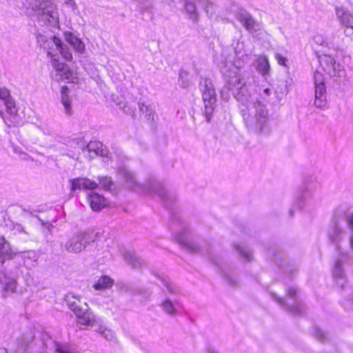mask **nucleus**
Returning <instances> with one entry per match:
<instances>
[{
	"mask_svg": "<svg viewBox=\"0 0 353 353\" xmlns=\"http://www.w3.org/2000/svg\"><path fill=\"white\" fill-rule=\"evenodd\" d=\"M208 353H217L214 349L210 348L208 350Z\"/></svg>",
	"mask_w": 353,
	"mask_h": 353,
	"instance_id": "nucleus-51",
	"label": "nucleus"
},
{
	"mask_svg": "<svg viewBox=\"0 0 353 353\" xmlns=\"http://www.w3.org/2000/svg\"><path fill=\"white\" fill-rule=\"evenodd\" d=\"M123 110L125 113L131 115L132 117H135L136 108L134 107L132 108L128 105H125Z\"/></svg>",
	"mask_w": 353,
	"mask_h": 353,
	"instance_id": "nucleus-46",
	"label": "nucleus"
},
{
	"mask_svg": "<svg viewBox=\"0 0 353 353\" xmlns=\"http://www.w3.org/2000/svg\"><path fill=\"white\" fill-rule=\"evenodd\" d=\"M20 255L23 260L24 265L28 268L34 267L39 257V254L34 250L21 252Z\"/></svg>",
	"mask_w": 353,
	"mask_h": 353,
	"instance_id": "nucleus-25",
	"label": "nucleus"
},
{
	"mask_svg": "<svg viewBox=\"0 0 353 353\" xmlns=\"http://www.w3.org/2000/svg\"><path fill=\"white\" fill-rule=\"evenodd\" d=\"M314 334L316 339L321 342H323L326 339L325 333L318 327L314 328Z\"/></svg>",
	"mask_w": 353,
	"mask_h": 353,
	"instance_id": "nucleus-44",
	"label": "nucleus"
},
{
	"mask_svg": "<svg viewBox=\"0 0 353 353\" xmlns=\"http://www.w3.org/2000/svg\"><path fill=\"white\" fill-rule=\"evenodd\" d=\"M179 305V303L176 301L174 302L171 301L169 299H165L161 304V307L163 310L172 316L176 314V307Z\"/></svg>",
	"mask_w": 353,
	"mask_h": 353,
	"instance_id": "nucleus-29",
	"label": "nucleus"
},
{
	"mask_svg": "<svg viewBox=\"0 0 353 353\" xmlns=\"http://www.w3.org/2000/svg\"><path fill=\"white\" fill-rule=\"evenodd\" d=\"M55 352L57 353H73L68 345L55 344Z\"/></svg>",
	"mask_w": 353,
	"mask_h": 353,
	"instance_id": "nucleus-41",
	"label": "nucleus"
},
{
	"mask_svg": "<svg viewBox=\"0 0 353 353\" xmlns=\"http://www.w3.org/2000/svg\"><path fill=\"white\" fill-rule=\"evenodd\" d=\"M39 128L42 130L43 133L46 135H50V136H52L54 134V132L48 128H46V127H39Z\"/></svg>",
	"mask_w": 353,
	"mask_h": 353,
	"instance_id": "nucleus-48",
	"label": "nucleus"
},
{
	"mask_svg": "<svg viewBox=\"0 0 353 353\" xmlns=\"http://www.w3.org/2000/svg\"><path fill=\"white\" fill-rule=\"evenodd\" d=\"M344 220L349 229L350 234L349 236V242L352 250H353V212H349L345 214Z\"/></svg>",
	"mask_w": 353,
	"mask_h": 353,
	"instance_id": "nucleus-32",
	"label": "nucleus"
},
{
	"mask_svg": "<svg viewBox=\"0 0 353 353\" xmlns=\"http://www.w3.org/2000/svg\"><path fill=\"white\" fill-rule=\"evenodd\" d=\"M274 58L277 61L279 65L289 68V61L287 57H284L280 53H275Z\"/></svg>",
	"mask_w": 353,
	"mask_h": 353,
	"instance_id": "nucleus-40",
	"label": "nucleus"
},
{
	"mask_svg": "<svg viewBox=\"0 0 353 353\" xmlns=\"http://www.w3.org/2000/svg\"><path fill=\"white\" fill-rule=\"evenodd\" d=\"M315 84L314 105L319 108L325 107L327 104L326 87L323 79L322 74L316 72L314 75Z\"/></svg>",
	"mask_w": 353,
	"mask_h": 353,
	"instance_id": "nucleus-14",
	"label": "nucleus"
},
{
	"mask_svg": "<svg viewBox=\"0 0 353 353\" xmlns=\"http://www.w3.org/2000/svg\"><path fill=\"white\" fill-rule=\"evenodd\" d=\"M58 51L66 61H71L72 59V54L70 49L61 41L57 49Z\"/></svg>",
	"mask_w": 353,
	"mask_h": 353,
	"instance_id": "nucleus-36",
	"label": "nucleus"
},
{
	"mask_svg": "<svg viewBox=\"0 0 353 353\" xmlns=\"http://www.w3.org/2000/svg\"><path fill=\"white\" fill-rule=\"evenodd\" d=\"M200 90L204 103L203 114L207 122H210L216 108V95L212 81L209 79H203L200 82Z\"/></svg>",
	"mask_w": 353,
	"mask_h": 353,
	"instance_id": "nucleus-6",
	"label": "nucleus"
},
{
	"mask_svg": "<svg viewBox=\"0 0 353 353\" xmlns=\"http://www.w3.org/2000/svg\"><path fill=\"white\" fill-rule=\"evenodd\" d=\"M185 2L184 8L193 21L198 19V12L196 3L203 7L208 15H213L216 12V6L210 0H183Z\"/></svg>",
	"mask_w": 353,
	"mask_h": 353,
	"instance_id": "nucleus-11",
	"label": "nucleus"
},
{
	"mask_svg": "<svg viewBox=\"0 0 353 353\" xmlns=\"http://www.w3.org/2000/svg\"><path fill=\"white\" fill-rule=\"evenodd\" d=\"M83 150L93 152L95 156L106 157L108 154V150L103 148V145L100 141H90L83 148Z\"/></svg>",
	"mask_w": 353,
	"mask_h": 353,
	"instance_id": "nucleus-23",
	"label": "nucleus"
},
{
	"mask_svg": "<svg viewBox=\"0 0 353 353\" xmlns=\"http://www.w3.org/2000/svg\"><path fill=\"white\" fill-rule=\"evenodd\" d=\"M64 37L65 41L70 44L71 46L78 52H83L85 49V45L83 41L77 37L72 32H65L64 33Z\"/></svg>",
	"mask_w": 353,
	"mask_h": 353,
	"instance_id": "nucleus-24",
	"label": "nucleus"
},
{
	"mask_svg": "<svg viewBox=\"0 0 353 353\" xmlns=\"http://www.w3.org/2000/svg\"><path fill=\"white\" fill-rule=\"evenodd\" d=\"M99 185H100L105 190H110L112 185V181L110 177L108 176H99Z\"/></svg>",
	"mask_w": 353,
	"mask_h": 353,
	"instance_id": "nucleus-39",
	"label": "nucleus"
},
{
	"mask_svg": "<svg viewBox=\"0 0 353 353\" xmlns=\"http://www.w3.org/2000/svg\"><path fill=\"white\" fill-rule=\"evenodd\" d=\"M27 8L34 11L38 19L45 24L57 28L59 25V15L57 5L52 0H21Z\"/></svg>",
	"mask_w": 353,
	"mask_h": 353,
	"instance_id": "nucleus-4",
	"label": "nucleus"
},
{
	"mask_svg": "<svg viewBox=\"0 0 353 353\" xmlns=\"http://www.w3.org/2000/svg\"><path fill=\"white\" fill-rule=\"evenodd\" d=\"M179 84L183 88H188L190 85V81L188 79V72L183 70L179 72Z\"/></svg>",
	"mask_w": 353,
	"mask_h": 353,
	"instance_id": "nucleus-38",
	"label": "nucleus"
},
{
	"mask_svg": "<svg viewBox=\"0 0 353 353\" xmlns=\"http://www.w3.org/2000/svg\"><path fill=\"white\" fill-rule=\"evenodd\" d=\"M4 120H6V119H4ZM5 122L7 123L8 125H9V126L11 125V123H8L6 121H5Z\"/></svg>",
	"mask_w": 353,
	"mask_h": 353,
	"instance_id": "nucleus-55",
	"label": "nucleus"
},
{
	"mask_svg": "<svg viewBox=\"0 0 353 353\" xmlns=\"http://www.w3.org/2000/svg\"><path fill=\"white\" fill-rule=\"evenodd\" d=\"M273 260L281 268L282 272L284 274H289L290 277H292L298 270V265L282 257L280 253H274Z\"/></svg>",
	"mask_w": 353,
	"mask_h": 353,
	"instance_id": "nucleus-16",
	"label": "nucleus"
},
{
	"mask_svg": "<svg viewBox=\"0 0 353 353\" xmlns=\"http://www.w3.org/2000/svg\"><path fill=\"white\" fill-rule=\"evenodd\" d=\"M350 292H352V290L351 288H347V289Z\"/></svg>",
	"mask_w": 353,
	"mask_h": 353,
	"instance_id": "nucleus-56",
	"label": "nucleus"
},
{
	"mask_svg": "<svg viewBox=\"0 0 353 353\" xmlns=\"http://www.w3.org/2000/svg\"><path fill=\"white\" fill-rule=\"evenodd\" d=\"M137 3V7L141 13L145 12H151L152 9V0H135Z\"/></svg>",
	"mask_w": 353,
	"mask_h": 353,
	"instance_id": "nucleus-35",
	"label": "nucleus"
},
{
	"mask_svg": "<svg viewBox=\"0 0 353 353\" xmlns=\"http://www.w3.org/2000/svg\"><path fill=\"white\" fill-rule=\"evenodd\" d=\"M29 213L31 214V216H35V217H37V218H38V219H39V221L41 222V223L43 225H46L48 228H49V226H50V225H51V224L49 223V221H47L46 222H44V221H43V220H42L40 217H38L37 215H35V214H34V212H30Z\"/></svg>",
	"mask_w": 353,
	"mask_h": 353,
	"instance_id": "nucleus-49",
	"label": "nucleus"
},
{
	"mask_svg": "<svg viewBox=\"0 0 353 353\" xmlns=\"http://www.w3.org/2000/svg\"><path fill=\"white\" fill-rule=\"evenodd\" d=\"M88 200L91 208L94 211H100L107 205L106 199L98 193L92 192L88 194Z\"/></svg>",
	"mask_w": 353,
	"mask_h": 353,
	"instance_id": "nucleus-22",
	"label": "nucleus"
},
{
	"mask_svg": "<svg viewBox=\"0 0 353 353\" xmlns=\"http://www.w3.org/2000/svg\"><path fill=\"white\" fill-rule=\"evenodd\" d=\"M317 183L312 179H307L300 188L294 206L301 211L310 212L318 205V201L314 196Z\"/></svg>",
	"mask_w": 353,
	"mask_h": 353,
	"instance_id": "nucleus-5",
	"label": "nucleus"
},
{
	"mask_svg": "<svg viewBox=\"0 0 353 353\" xmlns=\"http://www.w3.org/2000/svg\"><path fill=\"white\" fill-rule=\"evenodd\" d=\"M65 303L68 307L77 315L79 318V323L83 325H89L92 321V316L91 312L88 311V305H85V308L80 306V299L79 296H74L72 293L65 295Z\"/></svg>",
	"mask_w": 353,
	"mask_h": 353,
	"instance_id": "nucleus-10",
	"label": "nucleus"
},
{
	"mask_svg": "<svg viewBox=\"0 0 353 353\" xmlns=\"http://www.w3.org/2000/svg\"><path fill=\"white\" fill-rule=\"evenodd\" d=\"M328 239L334 245L336 250L339 252V256L336 259L332 269V276L336 284L342 289H345L346 284V275L343 270V264L348 260L347 253L341 252V243L345 238L346 233L343 229L342 224L338 217L334 216L328 228Z\"/></svg>",
	"mask_w": 353,
	"mask_h": 353,
	"instance_id": "nucleus-3",
	"label": "nucleus"
},
{
	"mask_svg": "<svg viewBox=\"0 0 353 353\" xmlns=\"http://www.w3.org/2000/svg\"><path fill=\"white\" fill-rule=\"evenodd\" d=\"M64 4L70 8L74 14L79 13L78 6L74 0H65Z\"/></svg>",
	"mask_w": 353,
	"mask_h": 353,
	"instance_id": "nucleus-42",
	"label": "nucleus"
},
{
	"mask_svg": "<svg viewBox=\"0 0 353 353\" xmlns=\"http://www.w3.org/2000/svg\"><path fill=\"white\" fill-rule=\"evenodd\" d=\"M235 249L245 261H250L252 260V252L248 248L240 244H236Z\"/></svg>",
	"mask_w": 353,
	"mask_h": 353,
	"instance_id": "nucleus-33",
	"label": "nucleus"
},
{
	"mask_svg": "<svg viewBox=\"0 0 353 353\" xmlns=\"http://www.w3.org/2000/svg\"><path fill=\"white\" fill-rule=\"evenodd\" d=\"M161 283L163 287V290H166L170 294H177L179 293V288L170 281L168 278H161Z\"/></svg>",
	"mask_w": 353,
	"mask_h": 353,
	"instance_id": "nucleus-31",
	"label": "nucleus"
},
{
	"mask_svg": "<svg viewBox=\"0 0 353 353\" xmlns=\"http://www.w3.org/2000/svg\"><path fill=\"white\" fill-rule=\"evenodd\" d=\"M3 112L0 110V115H1V117L2 118H3V119H4V117H3Z\"/></svg>",
	"mask_w": 353,
	"mask_h": 353,
	"instance_id": "nucleus-54",
	"label": "nucleus"
},
{
	"mask_svg": "<svg viewBox=\"0 0 353 353\" xmlns=\"http://www.w3.org/2000/svg\"><path fill=\"white\" fill-rule=\"evenodd\" d=\"M70 191L75 192L82 190H94L98 187V184L88 178L77 177L69 180Z\"/></svg>",
	"mask_w": 353,
	"mask_h": 353,
	"instance_id": "nucleus-17",
	"label": "nucleus"
},
{
	"mask_svg": "<svg viewBox=\"0 0 353 353\" xmlns=\"http://www.w3.org/2000/svg\"><path fill=\"white\" fill-rule=\"evenodd\" d=\"M0 353H8V351L6 348H0Z\"/></svg>",
	"mask_w": 353,
	"mask_h": 353,
	"instance_id": "nucleus-50",
	"label": "nucleus"
},
{
	"mask_svg": "<svg viewBox=\"0 0 353 353\" xmlns=\"http://www.w3.org/2000/svg\"><path fill=\"white\" fill-rule=\"evenodd\" d=\"M272 90L270 88H265L263 90L262 92L260 93V99H256V101H254V97L252 94V101L254 103H256L257 101H260L262 103V104L265 105V109L268 110V109L266 108V105L264 104V102L268 101L267 97L270 96Z\"/></svg>",
	"mask_w": 353,
	"mask_h": 353,
	"instance_id": "nucleus-37",
	"label": "nucleus"
},
{
	"mask_svg": "<svg viewBox=\"0 0 353 353\" xmlns=\"http://www.w3.org/2000/svg\"><path fill=\"white\" fill-rule=\"evenodd\" d=\"M221 70L223 74H226V71L223 68H221Z\"/></svg>",
	"mask_w": 353,
	"mask_h": 353,
	"instance_id": "nucleus-53",
	"label": "nucleus"
},
{
	"mask_svg": "<svg viewBox=\"0 0 353 353\" xmlns=\"http://www.w3.org/2000/svg\"><path fill=\"white\" fill-rule=\"evenodd\" d=\"M119 174L123 178L127 188L137 192L156 194L161 200L165 208L170 213L172 221L171 230L183 249L191 253L206 254L209 260L216 266L217 272L221 274L229 285L232 287L238 285L239 280L234 270L225 264L221 256L215 254L210 246H201L200 244L188 239V224L181 219L178 212L175 194L168 192L163 184L153 177L148 180L146 185H141L137 181L134 174L125 168H121L119 170Z\"/></svg>",
	"mask_w": 353,
	"mask_h": 353,
	"instance_id": "nucleus-1",
	"label": "nucleus"
},
{
	"mask_svg": "<svg viewBox=\"0 0 353 353\" xmlns=\"http://www.w3.org/2000/svg\"><path fill=\"white\" fill-rule=\"evenodd\" d=\"M92 241H93L92 236L88 232H81L72 236L65 243L64 247L69 252L79 253Z\"/></svg>",
	"mask_w": 353,
	"mask_h": 353,
	"instance_id": "nucleus-12",
	"label": "nucleus"
},
{
	"mask_svg": "<svg viewBox=\"0 0 353 353\" xmlns=\"http://www.w3.org/2000/svg\"><path fill=\"white\" fill-rule=\"evenodd\" d=\"M69 88L66 86H62L61 90V101L65 110V114L71 115L72 110L71 106V99L68 95Z\"/></svg>",
	"mask_w": 353,
	"mask_h": 353,
	"instance_id": "nucleus-26",
	"label": "nucleus"
},
{
	"mask_svg": "<svg viewBox=\"0 0 353 353\" xmlns=\"http://www.w3.org/2000/svg\"><path fill=\"white\" fill-rule=\"evenodd\" d=\"M34 334L28 332L19 337L11 348V353H27L30 343L34 340Z\"/></svg>",
	"mask_w": 353,
	"mask_h": 353,
	"instance_id": "nucleus-15",
	"label": "nucleus"
},
{
	"mask_svg": "<svg viewBox=\"0 0 353 353\" xmlns=\"http://www.w3.org/2000/svg\"><path fill=\"white\" fill-rule=\"evenodd\" d=\"M230 91L239 103L240 112L247 128L256 133L268 132L270 121L268 110L260 101L253 103L249 85L241 74L229 78L221 90V97L223 100H229Z\"/></svg>",
	"mask_w": 353,
	"mask_h": 353,
	"instance_id": "nucleus-2",
	"label": "nucleus"
},
{
	"mask_svg": "<svg viewBox=\"0 0 353 353\" xmlns=\"http://www.w3.org/2000/svg\"><path fill=\"white\" fill-rule=\"evenodd\" d=\"M235 17L250 33L257 32L262 28L261 23L256 20L246 10L240 9L235 14Z\"/></svg>",
	"mask_w": 353,
	"mask_h": 353,
	"instance_id": "nucleus-13",
	"label": "nucleus"
},
{
	"mask_svg": "<svg viewBox=\"0 0 353 353\" xmlns=\"http://www.w3.org/2000/svg\"><path fill=\"white\" fill-rule=\"evenodd\" d=\"M12 230L14 231V233H23L25 234L29 235L28 232H27L24 227L19 223H12Z\"/></svg>",
	"mask_w": 353,
	"mask_h": 353,
	"instance_id": "nucleus-45",
	"label": "nucleus"
},
{
	"mask_svg": "<svg viewBox=\"0 0 353 353\" xmlns=\"http://www.w3.org/2000/svg\"><path fill=\"white\" fill-rule=\"evenodd\" d=\"M14 252L10 243L3 236H0V261L3 265L6 260L13 259Z\"/></svg>",
	"mask_w": 353,
	"mask_h": 353,
	"instance_id": "nucleus-21",
	"label": "nucleus"
},
{
	"mask_svg": "<svg viewBox=\"0 0 353 353\" xmlns=\"http://www.w3.org/2000/svg\"><path fill=\"white\" fill-rule=\"evenodd\" d=\"M101 335L108 341H112L114 338L112 331L108 329H103L100 331Z\"/></svg>",
	"mask_w": 353,
	"mask_h": 353,
	"instance_id": "nucleus-43",
	"label": "nucleus"
},
{
	"mask_svg": "<svg viewBox=\"0 0 353 353\" xmlns=\"http://www.w3.org/2000/svg\"><path fill=\"white\" fill-rule=\"evenodd\" d=\"M289 214L290 216H293V210L292 209H290L289 210Z\"/></svg>",
	"mask_w": 353,
	"mask_h": 353,
	"instance_id": "nucleus-52",
	"label": "nucleus"
},
{
	"mask_svg": "<svg viewBox=\"0 0 353 353\" xmlns=\"http://www.w3.org/2000/svg\"><path fill=\"white\" fill-rule=\"evenodd\" d=\"M319 63L325 72L334 81L341 82L345 78L346 72L343 66L337 63L332 56L324 54L320 57Z\"/></svg>",
	"mask_w": 353,
	"mask_h": 353,
	"instance_id": "nucleus-9",
	"label": "nucleus"
},
{
	"mask_svg": "<svg viewBox=\"0 0 353 353\" xmlns=\"http://www.w3.org/2000/svg\"><path fill=\"white\" fill-rule=\"evenodd\" d=\"M123 256L125 261L133 268H139L142 265V259L136 256L133 252L125 250Z\"/></svg>",
	"mask_w": 353,
	"mask_h": 353,
	"instance_id": "nucleus-28",
	"label": "nucleus"
},
{
	"mask_svg": "<svg viewBox=\"0 0 353 353\" xmlns=\"http://www.w3.org/2000/svg\"><path fill=\"white\" fill-rule=\"evenodd\" d=\"M298 292L299 290L295 287H289L287 290L288 301L277 296L274 293H272L271 296L283 309L292 314L297 315L301 314L305 309L303 303L298 297Z\"/></svg>",
	"mask_w": 353,
	"mask_h": 353,
	"instance_id": "nucleus-7",
	"label": "nucleus"
},
{
	"mask_svg": "<svg viewBox=\"0 0 353 353\" xmlns=\"http://www.w3.org/2000/svg\"><path fill=\"white\" fill-rule=\"evenodd\" d=\"M0 99L3 101L7 112L11 117H14L17 114V109L16 108L15 102L8 89L5 88H0Z\"/></svg>",
	"mask_w": 353,
	"mask_h": 353,
	"instance_id": "nucleus-20",
	"label": "nucleus"
},
{
	"mask_svg": "<svg viewBox=\"0 0 353 353\" xmlns=\"http://www.w3.org/2000/svg\"><path fill=\"white\" fill-rule=\"evenodd\" d=\"M37 42L41 48L46 50L48 56L52 58L53 65L57 68V70L64 71L66 65L64 63L57 64L58 60L56 58L57 56V49L61 43V39L54 35L48 37L39 34L37 36Z\"/></svg>",
	"mask_w": 353,
	"mask_h": 353,
	"instance_id": "nucleus-8",
	"label": "nucleus"
},
{
	"mask_svg": "<svg viewBox=\"0 0 353 353\" xmlns=\"http://www.w3.org/2000/svg\"><path fill=\"white\" fill-rule=\"evenodd\" d=\"M344 34L346 37H350L351 40H353V25L351 26L344 27Z\"/></svg>",
	"mask_w": 353,
	"mask_h": 353,
	"instance_id": "nucleus-47",
	"label": "nucleus"
},
{
	"mask_svg": "<svg viewBox=\"0 0 353 353\" xmlns=\"http://www.w3.org/2000/svg\"><path fill=\"white\" fill-rule=\"evenodd\" d=\"M335 13L341 25L343 27L353 26V14L344 6H336Z\"/></svg>",
	"mask_w": 353,
	"mask_h": 353,
	"instance_id": "nucleus-19",
	"label": "nucleus"
},
{
	"mask_svg": "<svg viewBox=\"0 0 353 353\" xmlns=\"http://www.w3.org/2000/svg\"><path fill=\"white\" fill-rule=\"evenodd\" d=\"M113 283L114 281L110 277L103 276L94 284L93 288L97 290L108 289L112 286Z\"/></svg>",
	"mask_w": 353,
	"mask_h": 353,
	"instance_id": "nucleus-30",
	"label": "nucleus"
},
{
	"mask_svg": "<svg viewBox=\"0 0 353 353\" xmlns=\"http://www.w3.org/2000/svg\"><path fill=\"white\" fill-rule=\"evenodd\" d=\"M0 285L1 294L3 297L15 292L17 281L14 279L8 276L4 272H0Z\"/></svg>",
	"mask_w": 353,
	"mask_h": 353,
	"instance_id": "nucleus-18",
	"label": "nucleus"
},
{
	"mask_svg": "<svg viewBox=\"0 0 353 353\" xmlns=\"http://www.w3.org/2000/svg\"><path fill=\"white\" fill-rule=\"evenodd\" d=\"M139 108L140 110V112H141L143 114H145V118L148 121H153L154 120V112L152 109L150 108V106L147 105L143 102H139Z\"/></svg>",
	"mask_w": 353,
	"mask_h": 353,
	"instance_id": "nucleus-34",
	"label": "nucleus"
},
{
	"mask_svg": "<svg viewBox=\"0 0 353 353\" xmlns=\"http://www.w3.org/2000/svg\"><path fill=\"white\" fill-rule=\"evenodd\" d=\"M256 70L263 77H267L270 73V65L265 56H260L256 60Z\"/></svg>",
	"mask_w": 353,
	"mask_h": 353,
	"instance_id": "nucleus-27",
	"label": "nucleus"
}]
</instances>
